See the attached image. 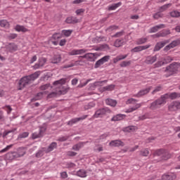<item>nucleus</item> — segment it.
<instances>
[{"label":"nucleus","mask_w":180,"mask_h":180,"mask_svg":"<svg viewBox=\"0 0 180 180\" xmlns=\"http://www.w3.org/2000/svg\"><path fill=\"white\" fill-rule=\"evenodd\" d=\"M67 82V79H60V80L56 81L53 82V87L56 88V91L52 92L48 94L47 98H55L57 95H64L67 94L70 90V88H64L63 85Z\"/></svg>","instance_id":"1"},{"label":"nucleus","mask_w":180,"mask_h":180,"mask_svg":"<svg viewBox=\"0 0 180 180\" xmlns=\"http://www.w3.org/2000/svg\"><path fill=\"white\" fill-rule=\"evenodd\" d=\"M40 71L35 72L34 73L22 77L18 82V91H22L25 86H27V85H30L33 81L35 79H37L39 77H40Z\"/></svg>","instance_id":"2"},{"label":"nucleus","mask_w":180,"mask_h":180,"mask_svg":"<svg viewBox=\"0 0 180 180\" xmlns=\"http://www.w3.org/2000/svg\"><path fill=\"white\" fill-rule=\"evenodd\" d=\"M180 68V63L174 62L172 63L170 65L167 66L165 70V76L171 77V75H174V74H176L178 70Z\"/></svg>","instance_id":"3"},{"label":"nucleus","mask_w":180,"mask_h":180,"mask_svg":"<svg viewBox=\"0 0 180 180\" xmlns=\"http://www.w3.org/2000/svg\"><path fill=\"white\" fill-rule=\"evenodd\" d=\"M136 102H137V100L134 98H129L126 101L127 105H134V106L127 109L125 113H131L135 110H137V109H140V108H141L143 104L136 103Z\"/></svg>","instance_id":"4"},{"label":"nucleus","mask_w":180,"mask_h":180,"mask_svg":"<svg viewBox=\"0 0 180 180\" xmlns=\"http://www.w3.org/2000/svg\"><path fill=\"white\" fill-rule=\"evenodd\" d=\"M165 103H167V101L165 100L163 96H162L160 98L150 103L149 109H150V110L160 109L161 105H165Z\"/></svg>","instance_id":"5"},{"label":"nucleus","mask_w":180,"mask_h":180,"mask_svg":"<svg viewBox=\"0 0 180 180\" xmlns=\"http://www.w3.org/2000/svg\"><path fill=\"white\" fill-rule=\"evenodd\" d=\"M153 155H158V157H162V160H169L171 158V153L167 150L165 149H159L155 151Z\"/></svg>","instance_id":"6"},{"label":"nucleus","mask_w":180,"mask_h":180,"mask_svg":"<svg viewBox=\"0 0 180 180\" xmlns=\"http://www.w3.org/2000/svg\"><path fill=\"white\" fill-rule=\"evenodd\" d=\"M168 110L170 112H176V110H180V102L179 101H173L169 106Z\"/></svg>","instance_id":"7"},{"label":"nucleus","mask_w":180,"mask_h":180,"mask_svg":"<svg viewBox=\"0 0 180 180\" xmlns=\"http://www.w3.org/2000/svg\"><path fill=\"white\" fill-rule=\"evenodd\" d=\"M165 101L167 102V99H178V98H180V93L173 92V93H169L166 94L162 96Z\"/></svg>","instance_id":"8"},{"label":"nucleus","mask_w":180,"mask_h":180,"mask_svg":"<svg viewBox=\"0 0 180 180\" xmlns=\"http://www.w3.org/2000/svg\"><path fill=\"white\" fill-rule=\"evenodd\" d=\"M110 58V56H105L103 57L102 58H101L96 63L95 66H94L95 68H99V67H101V65H103V64H105V63H108V61H109Z\"/></svg>","instance_id":"9"},{"label":"nucleus","mask_w":180,"mask_h":180,"mask_svg":"<svg viewBox=\"0 0 180 180\" xmlns=\"http://www.w3.org/2000/svg\"><path fill=\"white\" fill-rule=\"evenodd\" d=\"M106 115V109L101 108L96 111L95 114L93 115L92 119H98V117H103Z\"/></svg>","instance_id":"10"},{"label":"nucleus","mask_w":180,"mask_h":180,"mask_svg":"<svg viewBox=\"0 0 180 180\" xmlns=\"http://www.w3.org/2000/svg\"><path fill=\"white\" fill-rule=\"evenodd\" d=\"M179 44L180 39L174 40L164 48V51H169V50H171V49H174V47H176V46H179Z\"/></svg>","instance_id":"11"},{"label":"nucleus","mask_w":180,"mask_h":180,"mask_svg":"<svg viewBox=\"0 0 180 180\" xmlns=\"http://www.w3.org/2000/svg\"><path fill=\"white\" fill-rule=\"evenodd\" d=\"M152 88V86H149L146 89H142L138 94H134V96L135 98H141V96H144V95H147V94L151 91Z\"/></svg>","instance_id":"12"},{"label":"nucleus","mask_w":180,"mask_h":180,"mask_svg":"<svg viewBox=\"0 0 180 180\" xmlns=\"http://www.w3.org/2000/svg\"><path fill=\"white\" fill-rule=\"evenodd\" d=\"M169 43V40H165L161 42H158L156 45L155 46V48L153 49V51H160L165 44H168Z\"/></svg>","instance_id":"13"},{"label":"nucleus","mask_w":180,"mask_h":180,"mask_svg":"<svg viewBox=\"0 0 180 180\" xmlns=\"http://www.w3.org/2000/svg\"><path fill=\"white\" fill-rule=\"evenodd\" d=\"M151 45H146V46H139L131 50V53H139L140 51H143V50H147V49H150Z\"/></svg>","instance_id":"14"},{"label":"nucleus","mask_w":180,"mask_h":180,"mask_svg":"<svg viewBox=\"0 0 180 180\" xmlns=\"http://www.w3.org/2000/svg\"><path fill=\"white\" fill-rule=\"evenodd\" d=\"M86 117H88V115H83L80 117L73 118L68 122V124L69 126H72V124H75V123H78V122H80V120H85Z\"/></svg>","instance_id":"15"},{"label":"nucleus","mask_w":180,"mask_h":180,"mask_svg":"<svg viewBox=\"0 0 180 180\" xmlns=\"http://www.w3.org/2000/svg\"><path fill=\"white\" fill-rule=\"evenodd\" d=\"M88 50L86 49H74L68 53L69 56H78L79 54H84L86 53Z\"/></svg>","instance_id":"16"},{"label":"nucleus","mask_w":180,"mask_h":180,"mask_svg":"<svg viewBox=\"0 0 180 180\" xmlns=\"http://www.w3.org/2000/svg\"><path fill=\"white\" fill-rule=\"evenodd\" d=\"M44 131H46V128L44 127L40 128L39 133L35 132L32 134V139H36L40 137H43V133H44Z\"/></svg>","instance_id":"17"},{"label":"nucleus","mask_w":180,"mask_h":180,"mask_svg":"<svg viewBox=\"0 0 180 180\" xmlns=\"http://www.w3.org/2000/svg\"><path fill=\"white\" fill-rule=\"evenodd\" d=\"M46 58H41L39 59V63L35 64L33 66L34 70H37L39 68H40V67H43V65H44V64H46Z\"/></svg>","instance_id":"18"},{"label":"nucleus","mask_w":180,"mask_h":180,"mask_svg":"<svg viewBox=\"0 0 180 180\" xmlns=\"http://www.w3.org/2000/svg\"><path fill=\"white\" fill-rule=\"evenodd\" d=\"M176 178L175 173H170L169 174H163L161 180H174Z\"/></svg>","instance_id":"19"},{"label":"nucleus","mask_w":180,"mask_h":180,"mask_svg":"<svg viewBox=\"0 0 180 180\" xmlns=\"http://www.w3.org/2000/svg\"><path fill=\"white\" fill-rule=\"evenodd\" d=\"M168 34H171V31L169 30H164L162 32H160L155 34V37H165L168 36Z\"/></svg>","instance_id":"20"},{"label":"nucleus","mask_w":180,"mask_h":180,"mask_svg":"<svg viewBox=\"0 0 180 180\" xmlns=\"http://www.w3.org/2000/svg\"><path fill=\"white\" fill-rule=\"evenodd\" d=\"M110 146L111 147H123L124 143L120 140H115L110 142Z\"/></svg>","instance_id":"21"},{"label":"nucleus","mask_w":180,"mask_h":180,"mask_svg":"<svg viewBox=\"0 0 180 180\" xmlns=\"http://www.w3.org/2000/svg\"><path fill=\"white\" fill-rule=\"evenodd\" d=\"M126 118V115L124 114H117L116 115H115L114 117H112V118L111 119L112 122H119L120 120H123V119Z\"/></svg>","instance_id":"22"},{"label":"nucleus","mask_w":180,"mask_h":180,"mask_svg":"<svg viewBox=\"0 0 180 180\" xmlns=\"http://www.w3.org/2000/svg\"><path fill=\"white\" fill-rule=\"evenodd\" d=\"M156 61H157V56H149L146 57L145 60L146 64H154V63Z\"/></svg>","instance_id":"23"},{"label":"nucleus","mask_w":180,"mask_h":180,"mask_svg":"<svg viewBox=\"0 0 180 180\" xmlns=\"http://www.w3.org/2000/svg\"><path fill=\"white\" fill-rule=\"evenodd\" d=\"M26 154V148H19L15 152V155H17V158H20V157H23Z\"/></svg>","instance_id":"24"},{"label":"nucleus","mask_w":180,"mask_h":180,"mask_svg":"<svg viewBox=\"0 0 180 180\" xmlns=\"http://www.w3.org/2000/svg\"><path fill=\"white\" fill-rule=\"evenodd\" d=\"M164 28H165V25L160 24L159 25H156V26L150 28L149 32L155 33L156 32H158V30H160V29H164Z\"/></svg>","instance_id":"25"},{"label":"nucleus","mask_w":180,"mask_h":180,"mask_svg":"<svg viewBox=\"0 0 180 180\" xmlns=\"http://www.w3.org/2000/svg\"><path fill=\"white\" fill-rule=\"evenodd\" d=\"M65 22L66 23H79L81 20L77 18V17H68Z\"/></svg>","instance_id":"26"},{"label":"nucleus","mask_w":180,"mask_h":180,"mask_svg":"<svg viewBox=\"0 0 180 180\" xmlns=\"http://www.w3.org/2000/svg\"><path fill=\"white\" fill-rule=\"evenodd\" d=\"M171 61H172V58H171L170 56H167L166 57V58L165 59V62L162 61H158L156 64H155V67H161V65H164V64H165V63H171Z\"/></svg>","instance_id":"27"},{"label":"nucleus","mask_w":180,"mask_h":180,"mask_svg":"<svg viewBox=\"0 0 180 180\" xmlns=\"http://www.w3.org/2000/svg\"><path fill=\"white\" fill-rule=\"evenodd\" d=\"M18 156L16 155V152L9 153L6 154V159L9 161H13V160H16Z\"/></svg>","instance_id":"28"},{"label":"nucleus","mask_w":180,"mask_h":180,"mask_svg":"<svg viewBox=\"0 0 180 180\" xmlns=\"http://www.w3.org/2000/svg\"><path fill=\"white\" fill-rule=\"evenodd\" d=\"M138 127L136 126H129L127 127L123 128V131H127L128 133H131V131H136L138 130Z\"/></svg>","instance_id":"29"},{"label":"nucleus","mask_w":180,"mask_h":180,"mask_svg":"<svg viewBox=\"0 0 180 180\" xmlns=\"http://www.w3.org/2000/svg\"><path fill=\"white\" fill-rule=\"evenodd\" d=\"M6 50L7 51H16L18 50V46H16L15 44H9L6 46Z\"/></svg>","instance_id":"30"},{"label":"nucleus","mask_w":180,"mask_h":180,"mask_svg":"<svg viewBox=\"0 0 180 180\" xmlns=\"http://www.w3.org/2000/svg\"><path fill=\"white\" fill-rule=\"evenodd\" d=\"M80 57H82V58H86V60H89V61H94L95 53H86L84 56Z\"/></svg>","instance_id":"31"},{"label":"nucleus","mask_w":180,"mask_h":180,"mask_svg":"<svg viewBox=\"0 0 180 180\" xmlns=\"http://www.w3.org/2000/svg\"><path fill=\"white\" fill-rule=\"evenodd\" d=\"M105 103L106 105H108L109 106H112V108H115V106H116V105H117V101H116L115 100L113 99H106L105 100Z\"/></svg>","instance_id":"32"},{"label":"nucleus","mask_w":180,"mask_h":180,"mask_svg":"<svg viewBox=\"0 0 180 180\" xmlns=\"http://www.w3.org/2000/svg\"><path fill=\"white\" fill-rule=\"evenodd\" d=\"M125 58H127V55H120L117 56L116 58H113L112 61L114 64H116V63H118V61L124 60Z\"/></svg>","instance_id":"33"},{"label":"nucleus","mask_w":180,"mask_h":180,"mask_svg":"<svg viewBox=\"0 0 180 180\" xmlns=\"http://www.w3.org/2000/svg\"><path fill=\"white\" fill-rule=\"evenodd\" d=\"M61 61V56L60 55H56L54 56L51 59V63L53 64H58Z\"/></svg>","instance_id":"34"},{"label":"nucleus","mask_w":180,"mask_h":180,"mask_svg":"<svg viewBox=\"0 0 180 180\" xmlns=\"http://www.w3.org/2000/svg\"><path fill=\"white\" fill-rule=\"evenodd\" d=\"M53 86H50V84H44L40 86L41 91H44V92H47L49 94V90L52 89Z\"/></svg>","instance_id":"35"},{"label":"nucleus","mask_w":180,"mask_h":180,"mask_svg":"<svg viewBox=\"0 0 180 180\" xmlns=\"http://www.w3.org/2000/svg\"><path fill=\"white\" fill-rule=\"evenodd\" d=\"M15 30H16V32H22L23 33L27 32V28L25 27L23 25H16L15 27Z\"/></svg>","instance_id":"36"},{"label":"nucleus","mask_w":180,"mask_h":180,"mask_svg":"<svg viewBox=\"0 0 180 180\" xmlns=\"http://www.w3.org/2000/svg\"><path fill=\"white\" fill-rule=\"evenodd\" d=\"M54 148H57V143L53 142L47 149H46V153H50L51 151H53Z\"/></svg>","instance_id":"37"},{"label":"nucleus","mask_w":180,"mask_h":180,"mask_svg":"<svg viewBox=\"0 0 180 180\" xmlns=\"http://www.w3.org/2000/svg\"><path fill=\"white\" fill-rule=\"evenodd\" d=\"M119 6H122V2H118L117 4H112L108 7V11H115L119 8Z\"/></svg>","instance_id":"38"},{"label":"nucleus","mask_w":180,"mask_h":180,"mask_svg":"<svg viewBox=\"0 0 180 180\" xmlns=\"http://www.w3.org/2000/svg\"><path fill=\"white\" fill-rule=\"evenodd\" d=\"M124 44V41L123 39H117L115 40L114 43L115 47H122V46Z\"/></svg>","instance_id":"39"},{"label":"nucleus","mask_w":180,"mask_h":180,"mask_svg":"<svg viewBox=\"0 0 180 180\" xmlns=\"http://www.w3.org/2000/svg\"><path fill=\"white\" fill-rule=\"evenodd\" d=\"M83 146H84V143H79L72 146V150H74L75 151H79V150L82 148Z\"/></svg>","instance_id":"40"},{"label":"nucleus","mask_w":180,"mask_h":180,"mask_svg":"<svg viewBox=\"0 0 180 180\" xmlns=\"http://www.w3.org/2000/svg\"><path fill=\"white\" fill-rule=\"evenodd\" d=\"M115 30H119V26H117V25H111L105 30V31L109 32H115Z\"/></svg>","instance_id":"41"},{"label":"nucleus","mask_w":180,"mask_h":180,"mask_svg":"<svg viewBox=\"0 0 180 180\" xmlns=\"http://www.w3.org/2000/svg\"><path fill=\"white\" fill-rule=\"evenodd\" d=\"M171 6H172V4H165L164 6H162L159 11L160 12H165V11H167V9H168L169 8H171Z\"/></svg>","instance_id":"42"},{"label":"nucleus","mask_w":180,"mask_h":180,"mask_svg":"<svg viewBox=\"0 0 180 180\" xmlns=\"http://www.w3.org/2000/svg\"><path fill=\"white\" fill-rule=\"evenodd\" d=\"M72 34V30H62V34H64L65 37H70L71 34Z\"/></svg>","instance_id":"43"},{"label":"nucleus","mask_w":180,"mask_h":180,"mask_svg":"<svg viewBox=\"0 0 180 180\" xmlns=\"http://www.w3.org/2000/svg\"><path fill=\"white\" fill-rule=\"evenodd\" d=\"M77 176H80V178H85L86 176V172L84 169H80L77 172Z\"/></svg>","instance_id":"44"},{"label":"nucleus","mask_w":180,"mask_h":180,"mask_svg":"<svg viewBox=\"0 0 180 180\" xmlns=\"http://www.w3.org/2000/svg\"><path fill=\"white\" fill-rule=\"evenodd\" d=\"M63 37V35L58 32V33H55L52 35L51 40H58L59 39H61Z\"/></svg>","instance_id":"45"},{"label":"nucleus","mask_w":180,"mask_h":180,"mask_svg":"<svg viewBox=\"0 0 180 180\" xmlns=\"http://www.w3.org/2000/svg\"><path fill=\"white\" fill-rule=\"evenodd\" d=\"M172 18H180V12L178 11H173L169 13Z\"/></svg>","instance_id":"46"},{"label":"nucleus","mask_w":180,"mask_h":180,"mask_svg":"<svg viewBox=\"0 0 180 180\" xmlns=\"http://www.w3.org/2000/svg\"><path fill=\"white\" fill-rule=\"evenodd\" d=\"M43 95H47V91L39 92L35 96V101H39V99H41L43 98Z\"/></svg>","instance_id":"47"},{"label":"nucleus","mask_w":180,"mask_h":180,"mask_svg":"<svg viewBox=\"0 0 180 180\" xmlns=\"http://www.w3.org/2000/svg\"><path fill=\"white\" fill-rule=\"evenodd\" d=\"M44 152L46 153V148L39 150L36 154L37 158H41L44 155Z\"/></svg>","instance_id":"48"},{"label":"nucleus","mask_w":180,"mask_h":180,"mask_svg":"<svg viewBox=\"0 0 180 180\" xmlns=\"http://www.w3.org/2000/svg\"><path fill=\"white\" fill-rule=\"evenodd\" d=\"M0 26L1 27H9V22L6 20H0Z\"/></svg>","instance_id":"49"},{"label":"nucleus","mask_w":180,"mask_h":180,"mask_svg":"<svg viewBox=\"0 0 180 180\" xmlns=\"http://www.w3.org/2000/svg\"><path fill=\"white\" fill-rule=\"evenodd\" d=\"M105 38L101 37H96L92 39L91 41L92 43H101V41H103V39Z\"/></svg>","instance_id":"50"},{"label":"nucleus","mask_w":180,"mask_h":180,"mask_svg":"<svg viewBox=\"0 0 180 180\" xmlns=\"http://www.w3.org/2000/svg\"><path fill=\"white\" fill-rule=\"evenodd\" d=\"M144 43H147V38H141L136 41V44L138 45L144 44Z\"/></svg>","instance_id":"51"},{"label":"nucleus","mask_w":180,"mask_h":180,"mask_svg":"<svg viewBox=\"0 0 180 180\" xmlns=\"http://www.w3.org/2000/svg\"><path fill=\"white\" fill-rule=\"evenodd\" d=\"M140 153L143 157H148V154H150V151L147 148L141 150Z\"/></svg>","instance_id":"52"},{"label":"nucleus","mask_w":180,"mask_h":180,"mask_svg":"<svg viewBox=\"0 0 180 180\" xmlns=\"http://www.w3.org/2000/svg\"><path fill=\"white\" fill-rule=\"evenodd\" d=\"M84 80L80 81V84L77 86V88H84L90 81L91 79H88L86 82H83Z\"/></svg>","instance_id":"53"},{"label":"nucleus","mask_w":180,"mask_h":180,"mask_svg":"<svg viewBox=\"0 0 180 180\" xmlns=\"http://www.w3.org/2000/svg\"><path fill=\"white\" fill-rule=\"evenodd\" d=\"M108 82V80H103V81H99L94 82V86H102L103 84H106Z\"/></svg>","instance_id":"54"},{"label":"nucleus","mask_w":180,"mask_h":180,"mask_svg":"<svg viewBox=\"0 0 180 180\" xmlns=\"http://www.w3.org/2000/svg\"><path fill=\"white\" fill-rule=\"evenodd\" d=\"M131 64V61H123L120 63V67H129Z\"/></svg>","instance_id":"55"},{"label":"nucleus","mask_w":180,"mask_h":180,"mask_svg":"<svg viewBox=\"0 0 180 180\" xmlns=\"http://www.w3.org/2000/svg\"><path fill=\"white\" fill-rule=\"evenodd\" d=\"M162 90V87L161 86H158L155 87V89L152 91V95H155L157 92H160Z\"/></svg>","instance_id":"56"},{"label":"nucleus","mask_w":180,"mask_h":180,"mask_svg":"<svg viewBox=\"0 0 180 180\" xmlns=\"http://www.w3.org/2000/svg\"><path fill=\"white\" fill-rule=\"evenodd\" d=\"M114 89H115L114 84H110V85L104 87L105 91H113Z\"/></svg>","instance_id":"57"},{"label":"nucleus","mask_w":180,"mask_h":180,"mask_svg":"<svg viewBox=\"0 0 180 180\" xmlns=\"http://www.w3.org/2000/svg\"><path fill=\"white\" fill-rule=\"evenodd\" d=\"M164 14H162L160 11L153 15L154 19H160V18H162Z\"/></svg>","instance_id":"58"},{"label":"nucleus","mask_w":180,"mask_h":180,"mask_svg":"<svg viewBox=\"0 0 180 180\" xmlns=\"http://www.w3.org/2000/svg\"><path fill=\"white\" fill-rule=\"evenodd\" d=\"M12 147H13V145H8L5 148L2 149L0 153H6V151H8L9 150H11V148H12Z\"/></svg>","instance_id":"59"},{"label":"nucleus","mask_w":180,"mask_h":180,"mask_svg":"<svg viewBox=\"0 0 180 180\" xmlns=\"http://www.w3.org/2000/svg\"><path fill=\"white\" fill-rule=\"evenodd\" d=\"M123 34H124V31L118 32L115 33L112 36V37H122V36H123Z\"/></svg>","instance_id":"60"},{"label":"nucleus","mask_w":180,"mask_h":180,"mask_svg":"<svg viewBox=\"0 0 180 180\" xmlns=\"http://www.w3.org/2000/svg\"><path fill=\"white\" fill-rule=\"evenodd\" d=\"M29 136V132H23L19 135V139H26V137Z\"/></svg>","instance_id":"61"},{"label":"nucleus","mask_w":180,"mask_h":180,"mask_svg":"<svg viewBox=\"0 0 180 180\" xmlns=\"http://www.w3.org/2000/svg\"><path fill=\"white\" fill-rule=\"evenodd\" d=\"M84 12H85V9L80 8V9H77L75 11V13L77 15V16H79V15H82V13H84Z\"/></svg>","instance_id":"62"},{"label":"nucleus","mask_w":180,"mask_h":180,"mask_svg":"<svg viewBox=\"0 0 180 180\" xmlns=\"http://www.w3.org/2000/svg\"><path fill=\"white\" fill-rule=\"evenodd\" d=\"M95 106V103H89L87 105L84 106V109L88 110V109H91V108H94Z\"/></svg>","instance_id":"63"},{"label":"nucleus","mask_w":180,"mask_h":180,"mask_svg":"<svg viewBox=\"0 0 180 180\" xmlns=\"http://www.w3.org/2000/svg\"><path fill=\"white\" fill-rule=\"evenodd\" d=\"M4 109L6 110L8 115L11 114V112H12V108L10 107V105H6Z\"/></svg>","instance_id":"64"}]
</instances>
